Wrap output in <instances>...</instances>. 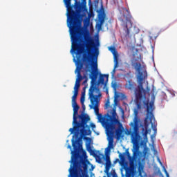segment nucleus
Here are the masks:
<instances>
[{
	"mask_svg": "<svg viewBox=\"0 0 177 177\" xmlns=\"http://www.w3.org/2000/svg\"><path fill=\"white\" fill-rule=\"evenodd\" d=\"M85 93H86V92H85V91H82V95H81V96L85 97Z\"/></svg>",
	"mask_w": 177,
	"mask_h": 177,
	"instance_id": "obj_33",
	"label": "nucleus"
},
{
	"mask_svg": "<svg viewBox=\"0 0 177 177\" xmlns=\"http://www.w3.org/2000/svg\"><path fill=\"white\" fill-rule=\"evenodd\" d=\"M158 162L160 164H161V165H162V162H161V160L160 159H158Z\"/></svg>",
	"mask_w": 177,
	"mask_h": 177,
	"instance_id": "obj_35",
	"label": "nucleus"
},
{
	"mask_svg": "<svg viewBox=\"0 0 177 177\" xmlns=\"http://www.w3.org/2000/svg\"><path fill=\"white\" fill-rule=\"evenodd\" d=\"M85 102V97L81 96L80 103L82 104V108L85 109V105H84V102Z\"/></svg>",
	"mask_w": 177,
	"mask_h": 177,
	"instance_id": "obj_23",
	"label": "nucleus"
},
{
	"mask_svg": "<svg viewBox=\"0 0 177 177\" xmlns=\"http://www.w3.org/2000/svg\"><path fill=\"white\" fill-rule=\"evenodd\" d=\"M96 77H97V73H93L91 75V86L88 90V98L91 105H90L91 109H93L95 114L97 115L98 122L101 124L105 125L106 129L113 131L115 129V124H117L118 119L113 118L111 115L107 114L106 118L103 117L101 113H99V102H100V97H102V93L100 92V88L96 86Z\"/></svg>",
	"mask_w": 177,
	"mask_h": 177,
	"instance_id": "obj_4",
	"label": "nucleus"
},
{
	"mask_svg": "<svg viewBox=\"0 0 177 177\" xmlns=\"http://www.w3.org/2000/svg\"><path fill=\"white\" fill-rule=\"evenodd\" d=\"M95 3L97 5V3H99V1H95Z\"/></svg>",
	"mask_w": 177,
	"mask_h": 177,
	"instance_id": "obj_36",
	"label": "nucleus"
},
{
	"mask_svg": "<svg viewBox=\"0 0 177 177\" xmlns=\"http://www.w3.org/2000/svg\"><path fill=\"white\" fill-rule=\"evenodd\" d=\"M108 49L113 55L114 63H115V67H117V64L118 61V53L117 52V49H115V47L114 46H110L108 48Z\"/></svg>",
	"mask_w": 177,
	"mask_h": 177,
	"instance_id": "obj_12",
	"label": "nucleus"
},
{
	"mask_svg": "<svg viewBox=\"0 0 177 177\" xmlns=\"http://www.w3.org/2000/svg\"><path fill=\"white\" fill-rule=\"evenodd\" d=\"M132 66L138 73L139 84L136 88V83L132 80H129L125 85V88L127 89H129V91L134 90L136 96L135 102L137 106V109L138 110H141L142 106H143V102H147V100H146V90L143 88V81L147 78V72L141 71L142 64H140V62H134L132 64Z\"/></svg>",
	"mask_w": 177,
	"mask_h": 177,
	"instance_id": "obj_5",
	"label": "nucleus"
},
{
	"mask_svg": "<svg viewBox=\"0 0 177 177\" xmlns=\"http://www.w3.org/2000/svg\"><path fill=\"white\" fill-rule=\"evenodd\" d=\"M82 68V65L77 66L75 69V73H77V78L76 79L75 84L74 86V96H78V89L81 86L80 82L82 81V75H81V70Z\"/></svg>",
	"mask_w": 177,
	"mask_h": 177,
	"instance_id": "obj_11",
	"label": "nucleus"
},
{
	"mask_svg": "<svg viewBox=\"0 0 177 177\" xmlns=\"http://www.w3.org/2000/svg\"><path fill=\"white\" fill-rule=\"evenodd\" d=\"M66 8L68 9V17L71 20H77L80 16V12L82 9V4L77 3V0H63Z\"/></svg>",
	"mask_w": 177,
	"mask_h": 177,
	"instance_id": "obj_9",
	"label": "nucleus"
},
{
	"mask_svg": "<svg viewBox=\"0 0 177 177\" xmlns=\"http://www.w3.org/2000/svg\"><path fill=\"white\" fill-rule=\"evenodd\" d=\"M115 124H119L118 128L115 130V135H116L117 138L118 139H120V138H121V136L122 135V131L124 129V127H122V124H121L120 122V120H118V122H117V123L113 122V125L115 126Z\"/></svg>",
	"mask_w": 177,
	"mask_h": 177,
	"instance_id": "obj_14",
	"label": "nucleus"
},
{
	"mask_svg": "<svg viewBox=\"0 0 177 177\" xmlns=\"http://www.w3.org/2000/svg\"><path fill=\"white\" fill-rule=\"evenodd\" d=\"M136 152L135 151H133V154H136Z\"/></svg>",
	"mask_w": 177,
	"mask_h": 177,
	"instance_id": "obj_38",
	"label": "nucleus"
},
{
	"mask_svg": "<svg viewBox=\"0 0 177 177\" xmlns=\"http://www.w3.org/2000/svg\"><path fill=\"white\" fill-rule=\"evenodd\" d=\"M133 122L130 124L131 128L126 131V135H130L133 145H138L140 142V134L139 133V118L138 111H134Z\"/></svg>",
	"mask_w": 177,
	"mask_h": 177,
	"instance_id": "obj_8",
	"label": "nucleus"
},
{
	"mask_svg": "<svg viewBox=\"0 0 177 177\" xmlns=\"http://www.w3.org/2000/svg\"><path fill=\"white\" fill-rule=\"evenodd\" d=\"M126 154L129 158V167L124 166V169L125 170V176L126 177H132L133 176V174L136 172V159L135 158L131 157V154L129 153V151L128 149L126 150Z\"/></svg>",
	"mask_w": 177,
	"mask_h": 177,
	"instance_id": "obj_10",
	"label": "nucleus"
},
{
	"mask_svg": "<svg viewBox=\"0 0 177 177\" xmlns=\"http://www.w3.org/2000/svg\"><path fill=\"white\" fill-rule=\"evenodd\" d=\"M114 63H115L114 68L111 72L112 77H114V75L115 74V68H117L118 67V64H116V66H115V62H114Z\"/></svg>",
	"mask_w": 177,
	"mask_h": 177,
	"instance_id": "obj_20",
	"label": "nucleus"
},
{
	"mask_svg": "<svg viewBox=\"0 0 177 177\" xmlns=\"http://www.w3.org/2000/svg\"><path fill=\"white\" fill-rule=\"evenodd\" d=\"M90 127H91L93 129H95V128H96V125H95V124H93V123H91Z\"/></svg>",
	"mask_w": 177,
	"mask_h": 177,
	"instance_id": "obj_30",
	"label": "nucleus"
},
{
	"mask_svg": "<svg viewBox=\"0 0 177 177\" xmlns=\"http://www.w3.org/2000/svg\"><path fill=\"white\" fill-rule=\"evenodd\" d=\"M96 158V161L97 162H98V164H102V158L100 157V156L97 155L95 156Z\"/></svg>",
	"mask_w": 177,
	"mask_h": 177,
	"instance_id": "obj_24",
	"label": "nucleus"
},
{
	"mask_svg": "<svg viewBox=\"0 0 177 177\" xmlns=\"http://www.w3.org/2000/svg\"><path fill=\"white\" fill-rule=\"evenodd\" d=\"M84 80L83 82L84 85L86 86V85H88L87 82H88V77H86V75L84 76Z\"/></svg>",
	"mask_w": 177,
	"mask_h": 177,
	"instance_id": "obj_25",
	"label": "nucleus"
},
{
	"mask_svg": "<svg viewBox=\"0 0 177 177\" xmlns=\"http://www.w3.org/2000/svg\"><path fill=\"white\" fill-rule=\"evenodd\" d=\"M72 107L73 109V128L69 129L71 135L74 133L72 139V146L73 143H75V146H78L79 145L80 147H82V144H80V141L84 139V140H86L87 151H92V148L91 147L92 138L86 137L89 136V135H92L91 127L88 125V122L91 120V118H89V115L86 113L78 115L80 106H78L77 102L72 103ZM78 118L80 120V122L77 120Z\"/></svg>",
	"mask_w": 177,
	"mask_h": 177,
	"instance_id": "obj_1",
	"label": "nucleus"
},
{
	"mask_svg": "<svg viewBox=\"0 0 177 177\" xmlns=\"http://www.w3.org/2000/svg\"><path fill=\"white\" fill-rule=\"evenodd\" d=\"M73 147L68 177H89L88 176L89 160L84 159V156L80 154V148L75 145V142L73 143Z\"/></svg>",
	"mask_w": 177,
	"mask_h": 177,
	"instance_id": "obj_6",
	"label": "nucleus"
},
{
	"mask_svg": "<svg viewBox=\"0 0 177 177\" xmlns=\"http://www.w3.org/2000/svg\"><path fill=\"white\" fill-rule=\"evenodd\" d=\"M114 102H117V100L115 98Z\"/></svg>",
	"mask_w": 177,
	"mask_h": 177,
	"instance_id": "obj_37",
	"label": "nucleus"
},
{
	"mask_svg": "<svg viewBox=\"0 0 177 177\" xmlns=\"http://www.w3.org/2000/svg\"><path fill=\"white\" fill-rule=\"evenodd\" d=\"M123 17H124L127 23H130V26L132 27V21H131L132 15H131V12L127 8L124 10Z\"/></svg>",
	"mask_w": 177,
	"mask_h": 177,
	"instance_id": "obj_13",
	"label": "nucleus"
},
{
	"mask_svg": "<svg viewBox=\"0 0 177 177\" xmlns=\"http://www.w3.org/2000/svg\"><path fill=\"white\" fill-rule=\"evenodd\" d=\"M84 41L86 42V48L87 49V54L83 55V61L85 63H91L86 64V72L91 73L89 75L90 80L91 75H93V73L97 74L96 79L95 80V84L96 87L99 88L97 85H106L104 83V77L106 78V81H109V75H100V77L97 80V75H99V71H97V57L99 56V48L96 47V43H95V39L91 38L89 36H84Z\"/></svg>",
	"mask_w": 177,
	"mask_h": 177,
	"instance_id": "obj_2",
	"label": "nucleus"
},
{
	"mask_svg": "<svg viewBox=\"0 0 177 177\" xmlns=\"http://www.w3.org/2000/svg\"><path fill=\"white\" fill-rule=\"evenodd\" d=\"M163 170H164V172H165L166 176L169 177V174H168V171H167V169H165V167H163Z\"/></svg>",
	"mask_w": 177,
	"mask_h": 177,
	"instance_id": "obj_29",
	"label": "nucleus"
},
{
	"mask_svg": "<svg viewBox=\"0 0 177 177\" xmlns=\"http://www.w3.org/2000/svg\"><path fill=\"white\" fill-rule=\"evenodd\" d=\"M69 148H70V149H71V146H69Z\"/></svg>",
	"mask_w": 177,
	"mask_h": 177,
	"instance_id": "obj_41",
	"label": "nucleus"
},
{
	"mask_svg": "<svg viewBox=\"0 0 177 177\" xmlns=\"http://www.w3.org/2000/svg\"><path fill=\"white\" fill-rule=\"evenodd\" d=\"M143 106L145 109H147V116L144 120L145 128V129H147L151 123V128L154 132L151 136V138H153H153H156V135H157V124H156V118L153 114V110H154V102L151 101L149 103V101H144Z\"/></svg>",
	"mask_w": 177,
	"mask_h": 177,
	"instance_id": "obj_7",
	"label": "nucleus"
},
{
	"mask_svg": "<svg viewBox=\"0 0 177 177\" xmlns=\"http://www.w3.org/2000/svg\"><path fill=\"white\" fill-rule=\"evenodd\" d=\"M147 133H149V131H147V129H145V131L142 134L145 139H147Z\"/></svg>",
	"mask_w": 177,
	"mask_h": 177,
	"instance_id": "obj_27",
	"label": "nucleus"
},
{
	"mask_svg": "<svg viewBox=\"0 0 177 177\" xmlns=\"http://www.w3.org/2000/svg\"><path fill=\"white\" fill-rule=\"evenodd\" d=\"M99 20L100 24H97V27L98 30H102V26L103 25V23H104V17H103V15H100Z\"/></svg>",
	"mask_w": 177,
	"mask_h": 177,
	"instance_id": "obj_17",
	"label": "nucleus"
},
{
	"mask_svg": "<svg viewBox=\"0 0 177 177\" xmlns=\"http://www.w3.org/2000/svg\"><path fill=\"white\" fill-rule=\"evenodd\" d=\"M118 161H120V159L117 158V159H115L114 163L115 164V162H118Z\"/></svg>",
	"mask_w": 177,
	"mask_h": 177,
	"instance_id": "obj_34",
	"label": "nucleus"
},
{
	"mask_svg": "<svg viewBox=\"0 0 177 177\" xmlns=\"http://www.w3.org/2000/svg\"><path fill=\"white\" fill-rule=\"evenodd\" d=\"M143 171V166L142 165H139L138 166V175L139 176H142V172Z\"/></svg>",
	"mask_w": 177,
	"mask_h": 177,
	"instance_id": "obj_19",
	"label": "nucleus"
},
{
	"mask_svg": "<svg viewBox=\"0 0 177 177\" xmlns=\"http://www.w3.org/2000/svg\"><path fill=\"white\" fill-rule=\"evenodd\" d=\"M105 165L111 166V160H110V154H105Z\"/></svg>",
	"mask_w": 177,
	"mask_h": 177,
	"instance_id": "obj_18",
	"label": "nucleus"
},
{
	"mask_svg": "<svg viewBox=\"0 0 177 177\" xmlns=\"http://www.w3.org/2000/svg\"><path fill=\"white\" fill-rule=\"evenodd\" d=\"M86 88H88V84H86V86H84V87L83 88V92H86Z\"/></svg>",
	"mask_w": 177,
	"mask_h": 177,
	"instance_id": "obj_31",
	"label": "nucleus"
},
{
	"mask_svg": "<svg viewBox=\"0 0 177 177\" xmlns=\"http://www.w3.org/2000/svg\"><path fill=\"white\" fill-rule=\"evenodd\" d=\"M161 176H162V177H164V175L161 174Z\"/></svg>",
	"mask_w": 177,
	"mask_h": 177,
	"instance_id": "obj_40",
	"label": "nucleus"
},
{
	"mask_svg": "<svg viewBox=\"0 0 177 177\" xmlns=\"http://www.w3.org/2000/svg\"><path fill=\"white\" fill-rule=\"evenodd\" d=\"M114 140H113V138H110L109 140V143H108V147L106 148V151H108L109 153H110L111 149L114 148Z\"/></svg>",
	"mask_w": 177,
	"mask_h": 177,
	"instance_id": "obj_16",
	"label": "nucleus"
},
{
	"mask_svg": "<svg viewBox=\"0 0 177 177\" xmlns=\"http://www.w3.org/2000/svg\"><path fill=\"white\" fill-rule=\"evenodd\" d=\"M109 106H110V101H107L106 103V107H109Z\"/></svg>",
	"mask_w": 177,
	"mask_h": 177,
	"instance_id": "obj_32",
	"label": "nucleus"
},
{
	"mask_svg": "<svg viewBox=\"0 0 177 177\" xmlns=\"http://www.w3.org/2000/svg\"><path fill=\"white\" fill-rule=\"evenodd\" d=\"M119 158H120V162H124L125 156H124V154L120 153L119 154Z\"/></svg>",
	"mask_w": 177,
	"mask_h": 177,
	"instance_id": "obj_21",
	"label": "nucleus"
},
{
	"mask_svg": "<svg viewBox=\"0 0 177 177\" xmlns=\"http://www.w3.org/2000/svg\"><path fill=\"white\" fill-rule=\"evenodd\" d=\"M77 3H80L82 8L79 12V16L76 19H71L68 17V10L66 8L67 10V26L69 28L71 34V39L72 41V49L71 52H74L77 55H82L84 53V48L81 46L82 43V35H84V32L82 31V27L81 26V23H82L83 17H85L86 15L82 14V10H85L84 6L86 5V0H82V3L78 2L76 0Z\"/></svg>",
	"mask_w": 177,
	"mask_h": 177,
	"instance_id": "obj_3",
	"label": "nucleus"
},
{
	"mask_svg": "<svg viewBox=\"0 0 177 177\" xmlns=\"http://www.w3.org/2000/svg\"><path fill=\"white\" fill-rule=\"evenodd\" d=\"M125 32H126V37H129V28H128V25H125V28H124Z\"/></svg>",
	"mask_w": 177,
	"mask_h": 177,
	"instance_id": "obj_22",
	"label": "nucleus"
},
{
	"mask_svg": "<svg viewBox=\"0 0 177 177\" xmlns=\"http://www.w3.org/2000/svg\"><path fill=\"white\" fill-rule=\"evenodd\" d=\"M122 21H124V19H122Z\"/></svg>",
	"mask_w": 177,
	"mask_h": 177,
	"instance_id": "obj_42",
	"label": "nucleus"
},
{
	"mask_svg": "<svg viewBox=\"0 0 177 177\" xmlns=\"http://www.w3.org/2000/svg\"><path fill=\"white\" fill-rule=\"evenodd\" d=\"M110 168H111V166H108V165H105V174H107V177H111L110 174H109V172H110ZM112 176L113 177H118V176L117 175V173H115V171H113L112 172Z\"/></svg>",
	"mask_w": 177,
	"mask_h": 177,
	"instance_id": "obj_15",
	"label": "nucleus"
},
{
	"mask_svg": "<svg viewBox=\"0 0 177 177\" xmlns=\"http://www.w3.org/2000/svg\"><path fill=\"white\" fill-rule=\"evenodd\" d=\"M72 103H77V95L72 96Z\"/></svg>",
	"mask_w": 177,
	"mask_h": 177,
	"instance_id": "obj_28",
	"label": "nucleus"
},
{
	"mask_svg": "<svg viewBox=\"0 0 177 177\" xmlns=\"http://www.w3.org/2000/svg\"><path fill=\"white\" fill-rule=\"evenodd\" d=\"M106 93H109V91L106 90Z\"/></svg>",
	"mask_w": 177,
	"mask_h": 177,
	"instance_id": "obj_39",
	"label": "nucleus"
},
{
	"mask_svg": "<svg viewBox=\"0 0 177 177\" xmlns=\"http://www.w3.org/2000/svg\"><path fill=\"white\" fill-rule=\"evenodd\" d=\"M115 115H117V112H115V109H112V115H111V117H113V118H115Z\"/></svg>",
	"mask_w": 177,
	"mask_h": 177,
	"instance_id": "obj_26",
	"label": "nucleus"
}]
</instances>
